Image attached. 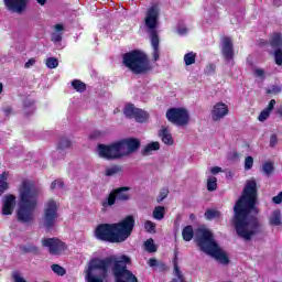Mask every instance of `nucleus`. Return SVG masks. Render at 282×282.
<instances>
[{
  "mask_svg": "<svg viewBox=\"0 0 282 282\" xmlns=\"http://www.w3.org/2000/svg\"><path fill=\"white\" fill-rule=\"evenodd\" d=\"M257 181L250 178L247 181L242 196L234 207V224L236 232L240 239L250 241L254 235L261 232V225L254 216L257 215Z\"/></svg>",
  "mask_w": 282,
  "mask_h": 282,
  "instance_id": "nucleus-1",
  "label": "nucleus"
},
{
  "mask_svg": "<svg viewBox=\"0 0 282 282\" xmlns=\"http://www.w3.org/2000/svg\"><path fill=\"white\" fill-rule=\"evenodd\" d=\"M129 261L127 256L94 259L85 270V279L87 282H102L109 268L113 264L112 274L116 282H138V278L127 270Z\"/></svg>",
  "mask_w": 282,
  "mask_h": 282,
  "instance_id": "nucleus-2",
  "label": "nucleus"
},
{
  "mask_svg": "<svg viewBox=\"0 0 282 282\" xmlns=\"http://www.w3.org/2000/svg\"><path fill=\"white\" fill-rule=\"evenodd\" d=\"M18 193L17 219L21 224H32L36 206H39V189L34 182L25 180L21 183Z\"/></svg>",
  "mask_w": 282,
  "mask_h": 282,
  "instance_id": "nucleus-3",
  "label": "nucleus"
},
{
  "mask_svg": "<svg viewBox=\"0 0 282 282\" xmlns=\"http://www.w3.org/2000/svg\"><path fill=\"white\" fill-rule=\"evenodd\" d=\"M134 226L135 219H133V216H128L123 220L116 224L98 225L94 230V235L99 241L122 243V241H127V239L131 237Z\"/></svg>",
  "mask_w": 282,
  "mask_h": 282,
  "instance_id": "nucleus-4",
  "label": "nucleus"
},
{
  "mask_svg": "<svg viewBox=\"0 0 282 282\" xmlns=\"http://www.w3.org/2000/svg\"><path fill=\"white\" fill-rule=\"evenodd\" d=\"M140 139H123L111 144H99L97 155L104 160H122L140 149Z\"/></svg>",
  "mask_w": 282,
  "mask_h": 282,
  "instance_id": "nucleus-5",
  "label": "nucleus"
},
{
  "mask_svg": "<svg viewBox=\"0 0 282 282\" xmlns=\"http://www.w3.org/2000/svg\"><path fill=\"white\" fill-rule=\"evenodd\" d=\"M197 243L205 254H209L221 263L223 265H228L230 260L228 259V253L219 248V245L213 238V232L206 228H200L197 231Z\"/></svg>",
  "mask_w": 282,
  "mask_h": 282,
  "instance_id": "nucleus-6",
  "label": "nucleus"
},
{
  "mask_svg": "<svg viewBox=\"0 0 282 282\" xmlns=\"http://www.w3.org/2000/svg\"><path fill=\"white\" fill-rule=\"evenodd\" d=\"M158 19H160V8L154 6L148 9L144 18V25L148 28L149 32H151V45L154 61H159L160 58V39L155 32V29L158 28Z\"/></svg>",
  "mask_w": 282,
  "mask_h": 282,
  "instance_id": "nucleus-7",
  "label": "nucleus"
},
{
  "mask_svg": "<svg viewBox=\"0 0 282 282\" xmlns=\"http://www.w3.org/2000/svg\"><path fill=\"white\" fill-rule=\"evenodd\" d=\"M123 64L133 74H144L149 72L151 66L149 65V58L142 51H131L123 55Z\"/></svg>",
  "mask_w": 282,
  "mask_h": 282,
  "instance_id": "nucleus-8",
  "label": "nucleus"
},
{
  "mask_svg": "<svg viewBox=\"0 0 282 282\" xmlns=\"http://www.w3.org/2000/svg\"><path fill=\"white\" fill-rule=\"evenodd\" d=\"M58 203L54 199H48L44 204V214L42 224L45 228H52L58 219Z\"/></svg>",
  "mask_w": 282,
  "mask_h": 282,
  "instance_id": "nucleus-9",
  "label": "nucleus"
},
{
  "mask_svg": "<svg viewBox=\"0 0 282 282\" xmlns=\"http://www.w3.org/2000/svg\"><path fill=\"white\" fill-rule=\"evenodd\" d=\"M165 118L169 122H172V124H176V127H186L188 120H191L186 108H171L166 111Z\"/></svg>",
  "mask_w": 282,
  "mask_h": 282,
  "instance_id": "nucleus-10",
  "label": "nucleus"
},
{
  "mask_svg": "<svg viewBox=\"0 0 282 282\" xmlns=\"http://www.w3.org/2000/svg\"><path fill=\"white\" fill-rule=\"evenodd\" d=\"M130 198L129 187H120L111 192L108 197H106L101 202L102 208H109V206H113L116 200L118 202H127Z\"/></svg>",
  "mask_w": 282,
  "mask_h": 282,
  "instance_id": "nucleus-11",
  "label": "nucleus"
},
{
  "mask_svg": "<svg viewBox=\"0 0 282 282\" xmlns=\"http://www.w3.org/2000/svg\"><path fill=\"white\" fill-rule=\"evenodd\" d=\"M43 248H47L50 254H65L67 250V245L61 241L58 238H46L42 240Z\"/></svg>",
  "mask_w": 282,
  "mask_h": 282,
  "instance_id": "nucleus-12",
  "label": "nucleus"
},
{
  "mask_svg": "<svg viewBox=\"0 0 282 282\" xmlns=\"http://www.w3.org/2000/svg\"><path fill=\"white\" fill-rule=\"evenodd\" d=\"M229 111L228 105L223 101H218L213 106L210 116L214 122H219V120H224V118L228 116Z\"/></svg>",
  "mask_w": 282,
  "mask_h": 282,
  "instance_id": "nucleus-13",
  "label": "nucleus"
},
{
  "mask_svg": "<svg viewBox=\"0 0 282 282\" xmlns=\"http://www.w3.org/2000/svg\"><path fill=\"white\" fill-rule=\"evenodd\" d=\"M271 46L273 47V50H275L274 52V61L278 65H282V36L281 34H275L272 36L271 40Z\"/></svg>",
  "mask_w": 282,
  "mask_h": 282,
  "instance_id": "nucleus-14",
  "label": "nucleus"
},
{
  "mask_svg": "<svg viewBox=\"0 0 282 282\" xmlns=\"http://www.w3.org/2000/svg\"><path fill=\"white\" fill-rule=\"evenodd\" d=\"M17 206V196L8 194L2 198V215H12Z\"/></svg>",
  "mask_w": 282,
  "mask_h": 282,
  "instance_id": "nucleus-15",
  "label": "nucleus"
},
{
  "mask_svg": "<svg viewBox=\"0 0 282 282\" xmlns=\"http://www.w3.org/2000/svg\"><path fill=\"white\" fill-rule=\"evenodd\" d=\"M221 52L225 61H232L235 56V50L232 48V40L230 37L223 39Z\"/></svg>",
  "mask_w": 282,
  "mask_h": 282,
  "instance_id": "nucleus-16",
  "label": "nucleus"
},
{
  "mask_svg": "<svg viewBox=\"0 0 282 282\" xmlns=\"http://www.w3.org/2000/svg\"><path fill=\"white\" fill-rule=\"evenodd\" d=\"M158 135L160 140L165 144L166 147H173L175 144V139H173V134L171 133L170 127H161V129L158 132Z\"/></svg>",
  "mask_w": 282,
  "mask_h": 282,
  "instance_id": "nucleus-17",
  "label": "nucleus"
},
{
  "mask_svg": "<svg viewBox=\"0 0 282 282\" xmlns=\"http://www.w3.org/2000/svg\"><path fill=\"white\" fill-rule=\"evenodd\" d=\"M4 3L11 12H15L17 14H21L23 10H25V0H4Z\"/></svg>",
  "mask_w": 282,
  "mask_h": 282,
  "instance_id": "nucleus-18",
  "label": "nucleus"
},
{
  "mask_svg": "<svg viewBox=\"0 0 282 282\" xmlns=\"http://www.w3.org/2000/svg\"><path fill=\"white\" fill-rule=\"evenodd\" d=\"M161 147L162 145L159 141L149 142L141 149V154L145 156L153 155V153H158V151H160Z\"/></svg>",
  "mask_w": 282,
  "mask_h": 282,
  "instance_id": "nucleus-19",
  "label": "nucleus"
},
{
  "mask_svg": "<svg viewBox=\"0 0 282 282\" xmlns=\"http://www.w3.org/2000/svg\"><path fill=\"white\" fill-rule=\"evenodd\" d=\"M269 226L272 228H282L281 210L275 209L269 215Z\"/></svg>",
  "mask_w": 282,
  "mask_h": 282,
  "instance_id": "nucleus-20",
  "label": "nucleus"
},
{
  "mask_svg": "<svg viewBox=\"0 0 282 282\" xmlns=\"http://www.w3.org/2000/svg\"><path fill=\"white\" fill-rule=\"evenodd\" d=\"M274 105H276V100L271 99L267 108H264L260 115L258 116L259 122H265L268 118H270V115L272 113V110L274 109Z\"/></svg>",
  "mask_w": 282,
  "mask_h": 282,
  "instance_id": "nucleus-21",
  "label": "nucleus"
},
{
  "mask_svg": "<svg viewBox=\"0 0 282 282\" xmlns=\"http://www.w3.org/2000/svg\"><path fill=\"white\" fill-rule=\"evenodd\" d=\"M10 177H11L10 172H2L0 174V197L1 195H3V193H6V191H8V188H10V183H9Z\"/></svg>",
  "mask_w": 282,
  "mask_h": 282,
  "instance_id": "nucleus-22",
  "label": "nucleus"
},
{
  "mask_svg": "<svg viewBox=\"0 0 282 282\" xmlns=\"http://www.w3.org/2000/svg\"><path fill=\"white\" fill-rule=\"evenodd\" d=\"M54 30L55 31L52 33V41L53 43H61L63 41V31L65 30V26H63V24H56Z\"/></svg>",
  "mask_w": 282,
  "mask_h": 282,
  "instance_id": "nucleus-23",
  "label": "nucleus"
},
{
  "mask_svg": "<svg viewBox=\"0 0 282 282\" xmlns=\"http://www.w3.org/2000/svg\"><path fill=\"white\" fill-rule=\"evenodd\" d=\"M164 215H166V208H164V206L154 207V210L152 213L153 219L162 221V219H164Z\"/></svg>",
  "mask_w": 282,
  "mask_h": 282,
  "instance_id": "nucleus-24",
  "label": "nucleus"
},
{
  "mask_svg": "<svg viewBox=\"0 0 282 282\" xmlns=\"http://www.w3.org/2000/svg\"><path fill=\"white\" fill-rule=\"evenodd\" d=\"M134 120L137 122H147V120H149V112H147L142 109H138L134 115Z\"/></svg>",
  "mask_w": 282,
  "mask_h": 282,
  "instance_id": "nucleus-25",
  "label": "nucleus"
},
{
  "mask_svg": "<svg viewBox=\"0 0 282 282\" xmlns=\"http://www.w3.org/2000/svg\"><path fill=\"white\" fill-rule=\"evenodd\" d=\"M138 111V108L135 106L129 104L124 107L123 113L127 116V118H135V113Z\"/></svg>",
  "mask_w": 282,
  "mask_h": 282,
  "instance_id": "nucleus-26",
  "label": "nucleus"
},
{
  "mask_svg": "<svg viewBox=\"0 0 282 282\" xmlns=\"http://www.w3.org/2000/svg\"><path fill=\"white\" fill-rule=\"evenodd\" d=\"M193 226H186L182 231L184 241H191V239H193Z\"/></svg>",
  "mask_w": 282,
  "mask_h": 282,
  "instance_id": "nucleus-27",
  "label": "nucleus"
},
{
  "mask_svg": "<svg viewBox=\"0 0 282 282\" xmlns=\"http://www.w3.org/2000/svg\"><path fill=\"white\" fill-rule=\"evenodd\" d=\"M206 219L213 220V219H219L221 217V213L215 209H207L205 213Z\"/></svg>",
  "mask_w": 282,
  "mask_h": 282,
  "instance_id": "nucleus-28",
  "label": "nucleus"
},
{
  "mask_svg": "<svg viewBox=\"0 0 282 282\" xmlns=\"http://www.w3.org/2000/svg\"><path fill=\"white\" fill-rule=\"evenodd\" d=\"M72 87L73 89H75L76 91H85V89H87V86L85 85V83L78 80V79H75L72 82Z\"/></svg>",
  "mask_w": 282,
  "mask_h": 282,
  "instance_id": "nucleus-29",
  "label": "nucleus"
},
{
  "mask_svg": "<svg viewBox=\"0 0 282 282\" xmlns=\"http://www.w3.org/2000/svg\"><path fill=\"white\" fill-rule=\"evenodd\" d=\"M144 248H145L147 252H156L158 251V247L155 246V241H153V239H148L144 242Z\"/></svg>",
  "mask_w": 282,
  "mask_h": 282,
  "instance_id": "nucleus-30",
  "label": "nucleus"
},
{
  "mask_svg": "<svg viewBox=\"0 0 282 282\" xmlns=\"http://www.w3.org/2000/svg\"><path fill=\"white\" fill-rule=\"evenodd\" d=\"M195 58H197V54L189 52L184 55V63L185 65H194Z\"/></svg>",
  "mask_w": 282,
  "mask_h": 282,
  "instance_id": "nucleus-31",
  "label": "nucleus"
},
{
  "mask_svg": "<svg viewBox=\"0 0 282 282\" xmlns=\"http://www.w3.org/2000/svg\"><path fill=\"white\" fill-rule=\"evenodd\" d=\"M45 65L48 69H56L58 67V59L56 57H48L45 61Z\"/></svg>",
  "mask_w": 282,
  "mask_h": 282,
  "instance_id": "nucleus-32",
  "label": "nucleus"
},
{
  "mask_svg": "<svg viewBox=\"0 0 282 282\" xmlns=\"http://www.w3.org/2000/svg\"><path fill=\"white\" fill-rule=\"evenodd\" d=\"M262 171L264 175H272V171H274V165L271 162H265L262 165Z\"/></svg>",
  "mask_w": 282,
  "mask_h": 282,
  "instance_id": "nucleus-33",
  "label": "nucleus"
},
{
  "mask_svg": "<svg viewBox=\"0 0 282 282\" xmlns=\"http://www.w3.org/2000/svg\"><path fill=\"white\" fill-rule=\"evenodd\" d=\"M207 191H217V177H209L207 180Z\"/></svg>",
  "mask_w": 282,
  "mask_h": 282,
  "instance_id": "nucleus-34",
  "label": "nucleus"
},
{
  "mask_svg": "<svg viewBox=\"0 0 282 282\" xmlns=\"http://www.w3.org/2000/svg\"><path fill=\"white\" fill-rule=\"evenodd\" d=\"M52 270H53V272L55 273V274H57L58 276H65V274H66V270H65V268H63V267H61V265H58V264H53L52 267Z\"/></svg>",
  "mask_w": 282,
  "mask_h": 282,
  "instance_id": "nucleus-35",
  "label": "nucleus"
},
{
  "mask_svg": "<svg viewBox=\"0 0 282 282\" xmlns=\"http://www.w3.org/2000/svg\"><path fill=\"white\" fill-rule=\"evenodd\" d=\"M144 229L147 230V232L155 234V223L147 220L144 223Z\"/></svg>",
  "mask_w": 282,
  "mask_h": 282,
  "instance_id": "nucleus-36",
  "label": "nucleus"
},
{
  "mask_svg": "<svg viewBox=\"0 0 282 282\" xmlns=\"http://www.w3.org/2000/svg\"><path fill=\"white\" fill-rule=\"evenodd\" d=\"M253 75L256 78H261L262 80L265 79V70L263 68H253Z\"/></svg>",
  "mask_w": 282,
  "mask_h": 282,
  "instance_id": "nucleus-37",
  "label": "nucleus"
},
{
  "mask_svg": "<svg viewBox=\"0 0 282 282\" xmlns=\"http://www.w3.org/2000/svg\"><path fill=\"white\" fill-rule=\"evenodd\" d=\"M254 166V159L252 156H247L245 159V171H250Z\"/></svg>",
  "mask_w": 282,
  "mask_h": 282,
  "instance_id": "nucleus-38",
  "label": "nucleus"
},
{
  "mask_svg": "<svg viewBox=\"0 0 282 282\" xmlns=\"http://www.w3.org/2000/svg\"><path fill=\"white\" fill-rule=\"evenodd\" d=\"M69 147H72V141H69V139H61L59 149H62V151H65V149H69Z\"/></svg>",
  "mask_w": 282,
  "mask_h": 282,
  "instance_id": "nucleus-39",
  "label": "nucleus"
},
{
  "mask_svg": "<svg viewBox=\"0 0 282 282\" xmlns=\"http://www.w3.org/2000/svg\"><path fill=\"white\" fill-rule=\"evenodd\" d=\"M166 197H169V191L167 189H162L160 192L159 196L156 197L158 204H161V202H164V199H166Z\"/></svg>",
  "mask_w": 282,
  "mask_h": 282,
  "instance_id": "nucleus-40",
  "label": "nucleus"
},
{
  "mask_svg": "<svg viewBox=\"0 0 282 282\" xmlns=\"http://www.w3.org/2000/svg\"><path fill=\"white\" fill-rule=\"evenodd\" d=\"M116 173H120V167L119 166H111L106 169V175L111 176V175H116Z\"/></svg>",
  "mask_w": 282,
  "mask_h": 282,
  "instance_id": "nucleus-41",
  "label": "nucleus"
},
{
  "mask_svg": "<svg viewBox=\"0 0 282 282\" xmlns=\"http://www.w3.org/2000/svg\"><path fill=\"white\" fill-rule=\"evenodd\" d=\"M63 186H64L63 181L57 180V181H54V182L51 184V189H52V191H58L59 188H63Z\"/></svg>",
  "mask_w": 282,
  "mask_h": 282,
  "instance_id": "nucleus-42",
  "label": "nucleus"
},
{
  "mask_svg": "<svg viewBox=\"0 0 282 282\" xmlns=\"http://www.w3.org/2000/svg\"><path fill=\"white\" fill-rule=\"evenodd\" d=\"M281 91H282L281 86L274 85V86H272V87L268 90V94L276 95V94H281Z\"/></svg>",
  "mask_w": 282,
  "mask_h": 282,
  "instance_id": "nucleus-43",
  "label": "nucleus"
},
{
  "mask_svg": "<svg viewBox=\"0 0 282 282\" xmlns=\"http://www.w3.org/2000/svg\"><path fill=\"white\" fill-rule=\"evenodd\" d=\"M13 282H28V280H25V278H23L21 273L15 272L13 273Z\"/></svg>",
  "mask_w": 282,
  "mask_h": 282,
  "instance_id": "nucleus-44",
  "label": "nucleus"
},
{
  "mask_svg": "<svg viewBox=\"0 0 282 282\" xmlns=\"http://www.w3.org/2000/svg\"><path fill=\"white\" fill-rule=\"evenodd\" d=\"M175 274L177 276V280L174 279L171 282H177V281L178 282H186V281H184V276H182V273H180V269L177 267H175Z\"/></svg>",
  "mask_w": 282,
  "mask_h": 282,
  "instance_id": "nucleus-45",
  "label": "nucleus"
},
{
  "mask_svg": "<svg viewBox=\"0 0 282 282\" xmlns=\"http://www.w3.org/2000/svg\"><path fill=\"white\" fill-rule=\"evenodd\" d=\"M36 65V59L35 58H30L25 64L24 67L25 69H30V67H34Z\"/></svg>",
  "mask_w": 282,
  "mask_h": 282,
  "instance_id": "nucleus-46",
  "label": "nucleus"
},
{
  "mask_svg": "<svg viewBox=\"0 0 282 282\" xmlns=\"http://www.w3.org/2000/svg\"><path fill=\"white\" fill-rule=\"evenodd\" d=\"M177 34H180V36H184V34H188V29H186V26H178Z\"/></svg>",
  "mask_w": 282,
  "mask_h": 282,
  "instance_id": "nucleus-47",
  "label": "nucleus"
},
{
  "mask_svg": "<svg viewBox=\"0 0 282 282\" xmlns=\"http://www.w3.org/2000/svg\"><path fill=\"white\" fill-rule=\"evenodd\" d=\"M273 204H281L282 203V192H280L276 196L272 198Z\"/></svg>",
  "mask_w": 282,
  "mask_h": 282,
  "instance_id": "nucleus-48",
  "label": "nucleus"
},
{
  "mask_svg": "<svg viewBox=\"0 0 282 282\" xmlns=\"http://www.w3.org/2000/svg\"><path fill=\"white\" fill-rule=\"evenodd\" d=\"M210 173H213V175H217V173H221V167L214 166L210 169Z\"/></svg>",
  "mask_w": 282,
  "mask_h": 282,
  "instance_id": "nucleus-49",
  "label": "nucleus"
},
{
  "mask_svg": "<svg viewBox=\"0 0 282 282\" xmlns=\"http://www.w3.org/2000/svg\"><path fill=\"white\" fill-rule=\"evenodd\" d=\"M276 142H278L276 137L274 134H272L271 138H270L271 147H274L276 144Z\"/></svg>",
  "mask_w": 282,
  "mask_h": 282,
  "instance_id": "nucleus-50",
  "label": "nucleus"
},
{
  "mask_svg": "<svg viewBox=\"0 0 282 282\" xmlns=\"http://www.w3.org/2000/svg\"><path fill=\"white\" fill-rule=\"evenodd\" d=\"M148 263H149L150 268H154V265H158V260H155V259H150V260L148 261Z\"/></svg>",
  "mask_w": 282,
  "mask_h": 282,
  "instance_id": "nucleus-51",
  "label": "nucleus"
},
{
  "mask_svg": "<svg viewBox=\"0 0 282 282\" xmlns=\"http://www.w3.org/2000/svg\"><path fill=\"white\" fill-rule=\"evenodd\" d=\"M37 1V3H40V6H45V1H47V0H36Z\"/></svg>",
  "mask_w": 282,
  "mask_h": 282,
  "instance_id": "nucleus-52",
  "label": "nucleus"
},
{
  "mask_svg": "<svg viewBox=\"0 0 282 282\" xmlns=\"http://www.w3.org/2000/svg\"><path fill=\"white\" fill-rule=\"evenodd\" d=\"M2 91H3V84L0 83V94H2Z\"/></svg>",
  "mask_w": 282,
  "mask_h": 282,
  "instance_id": "nucleus-53",
  "label": "nucleus"
}]
</instances>
